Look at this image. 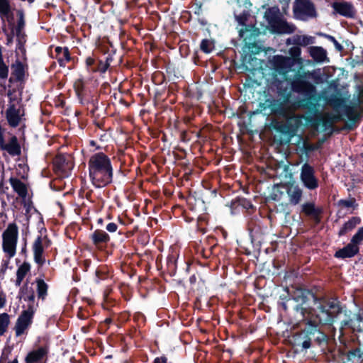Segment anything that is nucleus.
<instances>
[{"mask_svg": "<svg viewBox=\"0 0 363 363\" xmlns=\"http://www.w3.org/2000/svg\"><path fill=\"white\" fill-rule=\"evenodd\" d=\"M293 298L302 306H309L312 302L316 306V313L313 309H307V315L313 316V319L321 325L333 326L335 318L342 312L340 301L336 297L326 295L317 296L312 290L298 289L293 295Z\"/></svg>", "mask_w": 363, "mask_h": 363, "instance_id": "1", "label": "nucleus"}, {"mask_svg": "<svg viewBox=\"0 0 363 363\" xmlns=\"http://www.w3.org/2000/svg\"><path fill=\"white\" fill-rule=\"evenodd\" d=\"M89 177L92 185L104 188L113 182V168L111 158L102 152L91 155L88 161Z\"/></svg>", "mask_w": 363, "mask_h": 363, "instance_id": "2", "label": "nucleus"}, {"mask_svg": "<svg viewBox=\"0 0 363 363\" xmlns=\"http://www.w3.org/2000/svg\"><path fill=\"white\" fill-rule=\"evenodd\" d=\"M296 310L301 312L303 317V320L306 321L304 331L307 338L310 339V348L313 345H317L322 351L325 352L328 349L330 342L335 340V339L331 338L320 330L319 325L321 323L313 319V316L306 315L307 312L306 308L297 305Z\"/></svg>", "mask_w": 363, "mask_h": 363, "instance_id": "3", "label": "nucleus"}, {"mask_svg": "<svg viewBox=\"0 0 363 363\" xmlns=\"http://www.w3.org/2000/svg\"><path fill=\"white\" fill-rule=\"evenodd\" d=\"M283 77V79H279L277 74H273L271 82L272 91L277 94L275 99L284 104V108L291 115L295 111L294 105L291 102V93L289 89V83Z\"/></svg>", "mask_w": 363, "mask_h": 363, "instance_id": "4", "label": "nucleus"}, {"mask_svg": "<svg viewBox=\"0 0 363 363\" xmlns=\"http://www.w3.org/2000/svg\"><path fill=\"white\" fill-rule=\"evenodd\" d=\"M260 33L259 29L253 24H249L245 28H241L239 31V35L243 39L245 47L252 54H259L262 50L257 41Z\"/></svg>", "mask_w": 363, "mask_h": 363, "instance_id": "5", "label": "nucleus"}, {"mask_svg": "<svg viewBox=\"0 0 363 363\" xmlns=\"http://www.w3.org/2000/svg\"><path fill=\"white\" fill-rule=\"evenodd\" d=\"M296 19L306 21L318 16L315 5L311 0H295L293 5Z\"/></svg>", "mask_w": 363, "mask_h": 363, "instance_id": "6", "label": "nucleus"}, {"mask_svg": "<svg viewBox=\"0 0 363 363\" xmlns=\"http://www.w3.org/2000/svg\"><path fill=\"white\" fill-rule=\"evenodd\" d=\"M319 97L317 92L309 96L298 99L294 103H292L295 110L301 108L306 111V116L305 117H315L320 113V104L318 103Z\"/></svg>", "mask_w": 363, "mask_h": 363, "instance_id": "7", "label": "nucleus"}, {"mask_svg": "<svg viewBox=\"0 0 363 363\" xmlns=\"http://www.w3.org/2000/svg\"><path fill=\"white\" fill-rule=\"evenodd\" d=\"M53 170L60 177H68L74 167V162L69 155L57 154L52 161Z\"/></svg>", "mask_w": 363, "mask_h": 363, "instance_id": "8", "label": "nucleus"}, {"mask_svg": "<svg viewBox=\"0 0 363 363\" xmlns=\"http://www.w3.org/2000/svg\"><path fill=\"white\" fill-rule=\"evenodd\" d=\"M300 180L303 186L310 191L315 190L319 186L315 168L308 162L303 164L301 167Z\"/></svg>", "mask_w": 363, "mask_h": 363, "instance_id": "9", "label": "nucleus"}, {"mask_svg": "<svg viewBox=\"0 0 363 363\" xmlns=\"http://www.w3.org/2000/svg\"><path fill=\"white\" fill-rule=\"evenodd\" d=\"M35 315V310L33 306L31 304L28 305L26 310L22 311L21 313L18 317L14 330L17 337L23 335L33 323Z\"/></svg>", "mask_w": 363, "mask_h": 363, "instance_id": "10", "label": "nucleus"}, {"mask_svg": "<svg viewBox=\"0 0 363 363\" xmlns=\"http://www.w3.org/2000/svg\"><path fill=\"white\" fill-rule=\"evenodd\" d=\"M304 120L306 123L313 129L318 130V127L321 125L323 131L330 130V133H333L334 124L333 121L330 118V113L323 114L320 112L315 117H304Z\"/></svg>", "mask_w": 363, "mask_h": 363, "instance_id": "11", "label": "nucleus"}, {"mask_svg": "<svg viewBox=\"0 0 363 363\" xmlns=\"http://www.w3.org/2000/svg\"><path fill=\"white\" fill-rule=\"evenodd\" d=\"M291 89L303 97L316 93L315 86L310 82L306 79L303 75H298L293 79L291 82Z\"/></svg>", "mask_w": 363, "mask_h": 363, "instance_id": "12", "label": "nucleus"}, {"mask_svg": "<svg viewBox=\"0 0 363 363\" xmlns=\"http://www.w3.org/2000/svg\"><path fill=\"white\" fill-rule=\"evenodd\" d=\"M274 74H279L286 77L294 65V60L282 55H274L271 61Z\"/></svg>", "mask_w": 363, "mask_h": 363, "instance_id": "13", "label": "nucleus"}, {"mask_svg": "<svg viewBox=\"0 0 363 363\" xmlns=\"http://www.w3.org/2000/svg\"><path fill=\"white\" fill-rule=\"evenodd\" d=\"M259 108L260 111L269 108L272 115L281 118H288L290 116L284 108V104L279 102L274 97L267 98L264 103H259Z\"/></svg>", "mask_w": 363, "mask_h": 363, "instance_id": "14", "label": "nucleus"}, {"mask_svg": "<svg viewBox=\"0 0 363 363\" xmlns=\"http://www.w3.org/2000/svg\"><path fill=\"white\" fill-rule=\"evenodd\" d=\"M278 186H281L286 191L290 205L296 206L300 204L302 201L303 191L298 184L294 182H286Z\"/></svg>", "mask_w": 363, "mask_h": 363, "instance_id": "15", "label": "nucleus"}, {"mask_svg": "<svg viewBox=\"0 0 363 363\" xmlns=\"http://www.w3.org/2000/svg\"><path fill=\"white\" fill-rule=\"evenodd\" d=\"M331 6L334 13L339 14L347 18H354L356 16L357 10L350 1H334Z\"/></svg>", "mask_w": 363, "mask_h": 363, "instance_id": "16", "label": "nucleus"}, {"mask_svg": "<svg viewBox=\"0 0 363 363\" xmlns=\"http://www.w3.org/2000/svg\"><path fill=\"white\" fill-rule=\"evenodd\" d=\"M269 28L272 33L277 34H291L295 32L296 27L293 23H288L283 15L279 16L273 23H272Z\"/></svg>", "mask_w": 363, "mask_h": 363, "instance_id": "17", "label": "nucleus"}, {"mask_svg": "<svg viewBox=\"0 0 363 363\" xmlns=\"http://www.w3.org/2000/svg\"><path fill=\"white\" fill-rule=\"evenodd\" d=\"M0 149L6 151L11 156H20L21 155V147L16 135H13L6 143L4 140V132L0 133Z\"/></svg>", "mask_w": 363, "mask_h": 363, "instance_id": "18", "label": "nucleus"}, {"mask_svg": "<svg viewBox=\"0 0 363 363\" xmlns=\"http://www.w3.org/2000/svg\"><path fill=\"white\" fill-rule=\"evenodd\" d=\"M284 118L286 119V122L279 125L276 129L280 133L294 135L299 125V123H301L300 117L294 115V112L288 118Z\"/></svg>", "mask_w": 363, "mask_h": 363, "instance_id": "19", "label": "nucleus"}, {"mask_svg": "<svg viewBox=\"0 0 363 363\" xmlns=\"http://www.w3.org/2000/svg\"><path fill=\"white\" fill-rule=\"evenodd\" d=\"M90 239L93 245L99 250H104L111 238L109 235L103 230H95L91 235Z\"/></svg>", "mask_w": 363, "mask_h": 363, "instance_id": "20", "label": "nucleus"}, {"mask_svg": "<svg viewBox=\"0 0 363 363\" xmlns=\"http://www.w3.org/2000/svg\"><path fill=\"white\" fill-rule=\"evenodd\" d=\"M44 248L43 238L41 235H38L33 243L32 250L34 261L39 267H43L45 263V258L43 255Z\"/></svg>", "mask_w": 363, "mask_h": 363, "instance_id": "21", "label": "nucleus"}, {"mask_svg": "<svg viewBox=\"0 0 363 363\" xmlns=\"http://www.w3.org/2000/svg\"><path fill=\"white\" fill-rule=\"evenodd\" d=\"M300 213L320 221V216L323 210L320 207H316L314 201L305 202L300 206Z\"/></svg>", "mask_w": 363, "mask_h": 363, "instance_id": "22", "label": "nucleus"}, {"mask_svg": "<svg viewBox=\"0 0 363 363\" xmlns=\"http://www.w3.org/2000/svg\"><path fill=\"white\" fill-rule=\"evenodd\" d=\"M79 103L86 106L87 109H89V105H92L91 114L94 115V110L99 108V95L96 94H91V91L81 94L77 96Z\"/></svg>", "mask_w": 363, "mask_h": 363, "instance_id": "23", "label": "nucleus"}, {"mask_svg": "<svg viewBox=\"0 0 363 363\" xmlns=\"http://www.w3.org/2000/svg\"><path fill=\"white\" fill-rule=\"evenodd\" d=\"M24 113H21L20 108H16L14 104H11L6 111V118L9 125L12 128H16L23 119Z\"/></svg>", "mask_w": 363, "mask_h": 363, "instance_id": "24", "label": "nucleus"}, {"mask_svg": "<svg viewBox=\"0 0 363 363\" xmlns=\"http://www.w3.org/2000/svg\"><path fill=\"white\" fill-rule=\"evenodd\" d=\"M304 329L294 333L291 342L294 347L300 351H304L310 348V339L307 338Z\"/></svg>", "mask_w": 363, "mask_h": 363, "instance_id": "25", "label": "nucleus"}, {"mask_svg": "<svg viewBox=\"0 0 363 363\" xmlns=\"http://www.w3.org/2000/svg\"><path fill=\"white\" fill-rule=\"evenodd\" d=\"M11 76L9 79V82L13 84L16 82H23L25 78V66L23 62L16 59L15 62L11 65Z\"/></svg>", "mask_w": 363, "mask_h": 363, "instance_id": "26", "label": "nucleus"}, {"mask_svg": "<svg viewBox=\"0 0 363 363\" xmlns=\"http://www.w3.org/2000/svg\"><path fill=\"white\" fill-rule=\"evenodd\" d=\"M55 56L52 57L55 58L61 67H65L67 63L74 60L70 55L69 50L67 47L57 46L55 48Z\"/></svg>", "mask_w": 363, "mask_h": 363, "instance_id": "27", "label": "nucleus"}, {"mask_svg": "<svg viewBox=\"0 0 363 363\" xmlns=\"http://www.w3.org/2000/svg\"><path fill=\"white\" fill-rule=\"evenodd\" d=\"M359 252V246H357L350 242L344 247L337 250L335 252L334 257L338 259L351 258L357 255Z\"/></svg>", "mask_w": 363, "mask_h": 363, "instance_id": "28", "label": "nucleus"}, {"mask_svg": "<svg viewBox=\"0 0 363 363\" xmlns=\"http://www.w3.org/2000/svg\"><path fill=\"white\" fill-rule=\"evenodd\" d=\"M0 18L4 26L6 21L10 23L13 20V13L9 0H0Z\"/></svg>", "mask_w": 363, "mask_h": 363, "instance_id": "29", "label": "nucleus"}, {"mask_svg": "<svg viewBox=\"0 0 363 363\" xmlns=\"http://www.w3.org/2000/svg\"><path fill=\"white\" fill-rule=\"evenodd\" d=\"M48 349L46 347H40L28 353L25 358L26 363H38L47 356Z\"/></svg>", "mask_w": 363, "mask_h": 363, "instance_id": "30", "label": "nucleus"}, {"mask_svg": "<svg viewBox=\"0 0 363 363\" xmlns=\"http://www.w3.org/2000/svg\"><path fill=\"white\" fill-rule=\"evenodd\" d=\"M233 208H241L245 210L248 214H252L256 211V207L252 203L251 201L243 197H237L232 201Z\"/></svg>", "mask_w": 363, "mask_h": 363, "instance_id": "31", "label": "nucleus"}, {"mask_svg": "<svg viewBox=\"0 0 363 363\" xmlns=\"http://www.w3.org/2000/svg\"><path fill=\"white\" fill-rule=\"evenodd\" d=\"M101 59V57H96L94 55L92 56L87 57L85 60V65L87 70L92 73H105L106 71L101 69L103 66V62Z\"/></svg>", "mask_w": 363, "mask_h": 363, "instance_id": "32", "label": "nucleus"}, {"mask_svg": "<svg viewBox=\"0 0 363 363\" xmlns=\"http://www.w3.org/2000/svg\"><path fill=\"white\" fill-rule=\"evenodd\" d=\"M11 186L13 191L23 199H25L28 194L27 186L19 179L11 177L9 179Z\"/></svg>", "mask_w": 363, "mask_h": 363, "instance_id": "33", "label": "nucleus"}, {"mask_svg": "<svg viewBox=\"0 0 363 363\" xmlns=\"http://www.w3.org/2000/svg\"><path fill=\"white\" fill-rule=\"evenodd\" d=\"M344 113L351 123V124L347 125V128L349 130H352V124L357 122L361 117L360 114L357 113V106L345 105L344 107Z\"/></svg>", "mask_w": 363, "mask_h": 363, "instance_id": "34", "label": "nucleus"}, {"mask_svg": "<svg viewBox=\"0 0 363 363\" xmlns=\"http://www.w3.org/2000/svg\"><path fill=\"white\" fill-rule=\"evenodd\" d=\"M262 222L257 217H252L247 223V230L252 238L257 237L262 234Z\"/></svg>", "mask_w": 363, "mask_h": 363, "instance_id": "35", "label": "nucleus"}, {"mask_svg": "<svg viewBox=\"0 0 363 363\" xmlns=\"http://www.w3.org/2000/svg\"><path fill=\"white\" fill-rule=\"evenodd\" d=\"M362 220L358 216L351 217L347 222H345L342 227L340 229L337 235L339 237L345 235L348 232L352 231L356 228L357 225L361 223Z\"/></svg>", "mask_w": 363, "mask_h": 363, "instance_id": "36", "label": "nucleus"}, {"mask_svg": "<svg viewBox=\"0 0 363 363\" xmlns=\"http://www.w3.org/2000/svg\"><path fill=\"white\" fill-rule=\"evenodd\" d=\"M18 235V226L15 223H9L2 234L3 240L17 242Z\"/></svg>", "mask_w": 363, "mask_h": 363, "instance_id": "37", "label": "nucleus"}, {"mask_svg": "<svg viewBox=\"0 0 363 363\" xmlns=\"http://www.w3.org/2000/svg\"><path fill=\"white\" fill-rule=\"evenodd\" d=\"M20 298H23L24 301L30 302L29 304L33 306L35 301V292L32 287L28 286L26 283L19 290Z\"/></svg>", "mask_w": 363, "mask_h": 363, "instance_id": "38", "label": "nucleus"}, {"mask_svg": "<svg viewBox=\"0 0 363 363\" xmlns=\"http://www.w3.org/2000/svg\"><path fill=\"white\" fill-rule=\"evenodd\" d=\"M279 16H281L279 8L278 6H272L266 9L264 18L268 23V26L276 21Z\"/></svg>", "mask_w": 363, "mask_h": 363, "instance_id": "39", "label": "nucleus"}, {"mask_svg": "<svg viewBox=\"0 0 363 363\" xmlns=\"http://www.w3.org/2000/svg\"><path fill=\"white\" fill-rule=\"evenodd\" d=\"M310 55L317 62H323L327 58V52L322 47H311Z\"/></svg>", "mask_w": 363, "mask_h": 363, "instance_id": "40", "label": "nucleus"}, {"mask_svg": "<svg viewBox=\"0 0 363 363\" xmlns=\"http://www.w3.org/2000/svg\"><path fill=\"white\" fill-rule=\"evenodd\" d=\"M177 255L175 253L172 252L167 257V271L170 276H174L177 269Z\"/></svg>", "mask_w": 363, "mask_h": 363, "instance_id": "41", "label": "nucleus"}, {"mask_svg": "<svg viewBox=\"0 0 363 363\" xmlns=\"http://www.w3.org/2000/svg\"><path fill=\"white\" fill-rule=\"evenodd\" d=\"M35 283L37 285L36 291L38 297V298L44 300L48 295V285L40 278H36Z\"/></svg>", "mask_w": 363, "mask_h": 363, "instance_id": "42", "label": "nucleus"}, {"mask_svg": "<svg viewBox=\"0 0 363 363\" xmlns=\"http://www.w3.org/2000/svg\"><path fill=\"white\" fill-rule=\"evenodd\" d=\"M17 242L3 240V250L8 254L9 259L16 254Z\"/></svg>", "mask_w": 363, "mask_h": 363, "instance_id": "43", "label": "nucleus"}, {"mask_svg": "<svg viewBox=\"0 0 363 363\" xmlns=\"http://www.w3.org/2000/svg\"><path fill=\"white\" fill-rule=\"evenodd\" d=\"M73 87L77 96L90 91L89 89L86 86V81L82 77L75 80Z\"/></svg>", "mask_w": 363, "mask_h": 363, "instance_id": "44", "label": "nucleus"}, {"mask_svg": "<svg viewBox=\"0 0 363 363\" xmlns=\"http://www.w3.org/2000/svg\"><path fill=\"white\" fill-rule=\"evenodd\" d=\"M17 37H18V38H17L16 50V55H18V52H20L21 53L22 57L23 59H26V50L25 48V43L26 42V35L23 34V35H17Z\"/></svg>", "mask_w": 363, "mask_h": 363, "instance_id": "45", "label": "nucleus"}, {"mask_svg": "<svg viewBox=\"0 0 363 363\" xmlns=\"http://www.w3.org/2000/svg\"><path fill=\"white\" fill-rule=\"evenodd\" d=\"M108 277V272L105 267H99L96 269L94 279L96 284H99L101 281L106 280Z\"/></svg>", "mask_w": 363, "mask_h": 363, "instance_id": "46", "label": "nucleus"}, {"mask_svg": "<svg viewBox=\"0 0 363 363\" xmlns=\"http://www.w3.org/2000/svg\"><path fill=\"white\" fill-rule=\"evenodd\" d=\"M337 206L345 208H352V210H356L359 205L356 201L355 198L352 197L349 199H340L337 201Z\"/></svg>", "mask_w": 363, "mask_h": 363, "instance_id": "47", "label": "nucleus"}, {"mask_svg": "<svg viewBox=\"0 0 363 363\" xmlns=\"http://www.w3.org/2000/svg\"><path fill=\"white\" fill-rule=\"evenodd\" d=\"M10 319L9 315L6 313H3L0 314V335H3L9 325Z\"/></svg>", "mask_w": 363, "mask_h": 363, "instance_id": "48", "label": "nucleus"}, {"mask_svg": "<svg viewBox=\"0 0 363 363\" xmlns=\"http://www.w3.org/2000/svg\"><path fill=\"white\" fill-rule=\"evenodd\" d=\"M30 270V264L28 262H24L21 265H20L16 272V276L25 278L26 274Z\"/></svg>", "mask_w": 363, "mask_h": 363, "instance_id": "49", "label": "nucleus"}, {"mask_svg": "<svg viewBox=\"0 0 363 363\" xmlns=\"http://www.w3.org/2000/svg\"><path fill=\"white\" fill-rule=\"evenodd\" d=\"M249 16H250V13L247 11H243L239 15H235L236 21H238L239 25L243 26V28H245L246 26L249 25V24L246 23L248 20Z\"/></svg>", "mask_w": 363, "mask_h": 363, "instance_id": "50", "label": "nucleus"}, {"mask_svg": "<svg viewBox=\"0 0 363 363\" xmlns=\"http://www.w3.org/2000/svg\"><path fill=\"white\" fill-rule=\"evenodd\" d=\"M283 184L282 183L278 184L275 185L273 191L269 196V198L273 201H280L281 199V196L284 192L280 189H282L281 186H278L279 185Z\"/></svg>", "mask_w": 363, "mask_h": 363, "instance_id": "51", "label": "nucleus"}, {"mask_svg": "<svg viewBox=\"0 0 363 363\" xmlns=\"http://www.w3.org/2000/svg\"><path fill=\"white\" fill-rule=\"evenodd\" d=\"M214 48V45L212 42H211L208 39H203L200 44V49L202 52L205 53H210Z\"/></svg>", "mask_w": 363, "mask_h": 363, "instance_id": "52", "label": "nucleus"}, {"mask_svg": "<svg viewBox=\"0 0 363 363\" xmlns=\"http://www.w3.org/2000/svg\"><path fill=\"white\" fill-rule=\"evenodd\" d=\"M101 60L103 62V66L101 67V69L106 72L110 67L111 63L113 60V55L111 53L104 54L101 57Z\"/></svg>", "mask_w": 363, "mask_h": 363, "instance_id": "53", "label": "nucleus"}, {"mask_svg": "<svg viewBox=\"0 0 363 363\" xmlns=\"http://www.w3.org/2000/svg\"><path fill=\"white\" fill-rule=\"evenodd\" d=\"M289 53L290 55L289 57H291V59L294 60V65H295L296 62L300 60L301 50L298 46H293L289 48Z\"/></svg>", "mask_w": 363, "mask_h": 363, "instance_id": "54", "label": "nucleus"}, {"mask_svg": "<svg viewBox=\"0 0 363 363\" xmlns=\"http://www.w3.org/2000/svg\"><path fill=\"white\" fill-rule=\"evenodd\" d=\"M362 356V352L361 351L360 347H355L349 350L347 352V359L348 361H351L354 358L360 359Z\"/></svg>", "mask_w": 363, "mask_h": 363, "instance_id": "55", "label": "nucleus"}, {"mask_svg": "<svg viewBox=\"0 0 363 363\" xmlns=\"http://www.w3.org/2000/svg\"><path fill=\"white\" fill-rule=\"evenodd\" d=\"M17 14L18 16V20L16 28V35H21V30L25 26L24 14L21 10L18 11Z\"/></svg>", "mask_w": 363, "mask_h": 363, "instance_id": "56", "label": "nucleus"}, {"mask_svg": "<svg viewBox=\"0 0 363 363\" xmlns=\"http://www.w3.org/2000/svg\"><path fill=\"white\" fill-rule=\"evenodd\" d=\"M321 36L324 37L325 38H326L327 40H328L329 41L332 42V43H333L335 49L338 51V52H342L344 49L343 46L335 39V38L333 35H330L329 34H325V33H320V34Z\"/></svg>", "mask_w": 363, "mask_h": 363, "instance_id": "57", "label": "nucleus"}, {"mask_svg": "<svg viewBox=\"0 0 363 363\" xmlns=\"http://www.w3.org/2000/svg\"><path fill=\"white\" fill-rule=\"evenodd\" d=\"M363 241V226L360 227L357 233L352 236L351 239V242L357 246H359V244Z\"/></svg>", "mask_w": 363, "mask_h": 363, "instance_id": "58", "label": "nucleus"}, {"mask_svg": "<svg viewBox=\"0 0 363 363\" xmlns=\"http://www.w3.org/2000/svg\"><path fill=\"white\" fill-rule=\"evenodd\" d=\"M9 75V67L4 62H0V79H6Z\"/></svg>", "mask_w": 363, "mask_h": 363, "instance_id": "59", "label": "nucleus"}, {"mask_svg": "<svg viewBox=\"0 0 363 363\" xmlns=\"http://www.w3.org/2000/svg\"><path fill=\"white\" fill-rule=\"evenodd\" d=\"M344 327H347V328H353L354 327V325H353V321L352 319H349V320H344L341 322V327L340 328V336H339V338H340L342 336L344 335V333H343V329H344Z\"/></svg>", "mask_w": 363, "mask_h": 363, "instance_id": "60", "label": "nucleus"}, {"mask_svg": "<svg viewBox=\"0 0 363 363\" xmlns=\"http://www.w3.org/2000/svg\"><path fill=\"white\" fill-rule=\"evenodd\" d=\"M152 79L155 84H161L165 79L164 74L161 72H155L152 77Z\"/></svg>", "mask_w": 363, "mask_h": 363, "instance_id": "61", "label": "nucleus"}, {"mask_svg": "<svg viewBox=\"0 0 363 363\" xmlns=\"http://www.w3.org/2000/svg\"><path fill=\"white\" fill-rule=\"evenodd\" d=\"M303 151H304V152L306 154H308V153L315 150V147L313 145L311 144V143H308L307 142H304L303 145Z\"/></svg>", "mask_w": 363, "mask_h": 363, "instance_id": "62", "label": "nucleus"}, {"mask_svg": "<svg viewBox=\"0 0 363 363\" xmlns=\"http://www.w3.org/2000/svg\"><path fill=\"white\" fill-rule=\"evenodd\" d=\"M313 43V39L310 36L302 35L301 46H306Z\"/></svg>", "mask_w": 363, "mask_h": 363, "instance_id": "63", "label": "nucleus"}, {"mask_svg": "<svg viewBox=\"0 0 363 363\" xmlns=\"http://www.w3.org/2000/svg\"><path fill=\"white\" fill-rule=\"evenodd\" d=\"M167 360V357L164 355H162L161 357H156L154 359L153 363H168Z\"/></svg>", "mask_w": 363, "mask_h": 363, "instance_id": "64", "label": "nucleus"}]
</instances>
